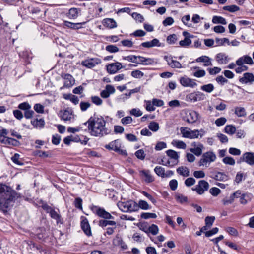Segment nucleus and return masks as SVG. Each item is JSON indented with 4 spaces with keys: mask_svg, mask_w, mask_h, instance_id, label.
Masks as SVG:
<instances>
[{
    "mask_svg": "<svg viewBox=\"0 0 254 254\" xmlns=\"http://www.w3.org/2000/svg\"><path fill=\"white\" fill-rule=\"evenodd\" d=\"M242 162H246L251 166L254 165V152H247L244 153L237 161V163H240Z\"/></svg>",
    "mask_w": 254,
    "mask_h": 254,
    "instance_id": "7",
    "label": "nucleus"
},
{
    "mask_svg": "<svg viewBox=\"0 0 254 254\" xmlns=\"http://www.w3.org/2000/svg\"><path fill=\"white\" fill-rule=\"evenodd\" d=\"M207 70L210 75H215L219 73L221 71V69L218 67H214L213 68H208Z\"/></svg>",
    "mask_w": 254,
    "mask_h": 254,
    "instance_id": "57",
    "label": "nucleus"
},
{
    "mask_svg": "<svg viewBox=\"0 0 254 254\" xmlns=\"http://www.w3.org/2000/svg\"><path fill=\"white\" fill-rule=\"evenodd\" d=\"M209 192L213 196H216L220 194L221 190L218 188L213 187L210 189Z\"/></svg>",
    "mask_w": 254,
    "mask_h": 254,
    "instance_id": "64",
    "label": "nucleus"
},
{
    "mask_svg": "<svg viewBox=\"0 0 254 254\" xmlns=\"http://www.w3.org/2000/svg\"><path fill=\"white\" fill-rule=\"evenodd\" d=\"M135 155L137 158L141 160H143L145 157L144 151L142 149H140L136 151Z\"/></svg>",
    "mask_w": 254,
    "mask_h": 254,
    "instance_id": "60",
    "label": "nucleus"
},
{
    "mask_svg": "<svg viewBox=\"0 0 254 254\" xmlns=\"http://www.w3.org/2000/svg\"><path fill=\"white\" fill-rule=\"evenodd\" d=\"M84 124H88L89 132L92 136L102 137L110 132L106 127V121L102 117H91Z\"/></svg>",
    "mask_w": 254,
    "mask_h": 254,
    "instance_id": "2",
    "label": "nucleus"
},
{
    "mask_svg": "<svg viewBox=\"0 0 254 254\" xmlns=\"http://www.w3.org/2000/svg\"><path fill=\"white\" fill-rule=\"evenodd\" d=\"M177 172L179 175L183 177H188L190 176V171L186 166H181L177 169Z\"/></svg>",
    "mask_w": 254,
    "mask_h": 254,
    "instance_id": "27",
    "label": "nucleus"
},
{
    "mask_svg": "<svg viewBox=\"0 0 254 254\" xmlns=\"http://www.w3.org/2000/svg\"><path fill=\"white\" fill-rule=\"evenodd\" d=\"M159 229L158 226L155 224H152L148 227V233H151L153 235H156L158 233Z\"/></svg>",
    "mask_w": 254,
    "mask_h": 254,
    "instance_id": "47",
    "label": "nucleus"
},
{
    "mask_svg": "<svg viewBox=\"0 0 254 254\" xmlns=\"http://www.w3.org/2000/svg\"><path fill=\"white\" fill-rule=\"evenodd\" d=\"M49 214L52 219L56 220L57 224L63 223V220L62 219L61 216L58 214L54 209H53Z\"/></svg>",
    "mask_w": 254,
    "mask_h": 254,
    "instance_id": "28",
    "label": "nucleus"
},
{
    "mask_svg": "<svg viewBox=\"0 0 254 254\" xmlns=\"http://www.w3.org/2000/svg\"><path fill=\"white\" fill-rule=\"evenodd\" d=\"M62 77L64 80V86L69 87L73 85L74 80L73 77L69 74H64L62 75Z\"/></svg>",
    "mask_w": 254,
    "mask_h": 254,
    "instance_id": "19",
    "label": "nucleus"
},
{
    "mask_svg": "<svg viewBox=\"0 0 254 254\" xmlns=\"http://www.w3.org/2000/svg\"><path fill=\"white\" fill-rule=\"evenodd\" d=\"M198 113L194 111L186 114V116L184 120L189 123L193 124L196 122L198 118Z\"/></svg>",
    "mask_w": 254,
    "mask_h": 254,
    "instance_id": "14",
    "label": "nucleus"
},
{
    "mask_svg": "<svg viewBox=\"0 0 254 254\" xmlns=\"http://www.w3.org/2000/svg\"><path fill=\"white\" fill-rule=\"evenodd\" d=\"M115 89L114 87L111 85H107L104 90L100 93V96L103 98H108L111 94L114 93Z\"/></svg>",
    "mask_w": 254,
    "mask_h": 254,
    "instance_id": "15",
    "label": "nucleus"
},
{
    "mask_svg": "<svg viewBox=\"0 0 254 254\" xmlns=\"http://www.w3.org/2000/svg\"><path fill=\"white\" fill-rule=\"evenodd\" d=\"M120 145V144L119 143V141L118 140H116L110 142L108 144L106 145L105 147L106 149L113 150L116 151V150H119L118 147Z\"/></svg>",
    "mask_w": 254,
    "mask_h": 254,
    "instance_id": "29",
    "label": "nucleus"
},
{
    "mask_svg": "<svg viewBox=\"0 0 254 254\" xmlns=\"http://www.w3.org/2000/svg\"><path fill=\"white\" fill-rule=\"evenodd\" d=\"M216 159V156L213 152L211 151L206 152L202 154L198 162V165L208 167L211 162L215 161Z\"/></svg>",
    "mask_w": 254,
    "mask_h": 254,
    "instance_id": "4",
    "label": "nucleus"
},
{
    "mask_svg": "<svg viewBox=\"0 0 254 254\" xmlns=\"http://www.w3.org/2000/svg\"><path fill=\"white\" fill-rule=\"evenodd\" d=\"M59 116L61 119L65 121H71L74 118L72 112L67 109L61 111L59 113Z\"/></svg>",
    "mask_w": 254,
    "mask_h": 254,
    "instance_id": "17",
    "label": "nucleus"
},
{
    "mask_svg": "<svg viewBox=\"0 0 254 254\" xmlns=\"http://www.w3.org/2000/svg\"><path fill=\"white\" fill-rule=\"evenodd\" d=\"M164 59L167 62L168 64L172 68H181L182 67L181 63L173 60L171 56H165Z\"/></svg>",
    "mask_w": 254,
    "mask_h": 254,
    "instance_id": "16",
    "label": "nucleus"
},
{
    "mask_svg": "<svg viewBox=\"0 0 254 254\" xmlns=\"http://www.w3.org/2000/svg\"><path fill=\"white\" fill-rule=\"evenodd\" d=\"M203 148V145L202 144H199L197 147L191 148L190 149V150L191 152L194 153L197 156H199L202 154Z\"/></svg>",
    "mask_w": 254,
    "mask_h": 254,
    "instance_id": "33",
    "label": "nucleus"
},
{
    "mask_svg": "<svg viewBox=\"0 0 254 254\" xmlns=\"http://www.w3.org/2000/svg\"><path fill=\"white\" fill-rule=\"evenodd\" d=\"M180 131L183 137L191 139L198 138L199 136L201 138L205 133V131L203 129L192 130L186 127H181Z\"/></svg>",
    "mask_w": 254,
    "mask_h": 254,
    "instance_id": "3",
    "label": "nucleus"
},
{
    "mask_svg": "<svg viewBox=\"0 0 254 254\" xmlns=\"http://www.w3.org/2000/svg\"><path fill=\"white\" fill-rule=\"evenodd\" d=\"M91 101L92 102L96 104V105L99 106L101 105L102 104V100L98 96H92L91 98Z\"/></svg>",
    "mask_w": 254,
    "mask_h": 254,
    "instance_id": "56",
    "label": "nucleus"
},
{
    "mask_svg": "<svg viewBox=\"0 0 254 254\" xmlns=\"http://www.w3.org/2000/svg\"><path fill=\"white\" fill-rule=\"evenodd\" d=\"M131 75L134 78H140L143 76L144 74L142 72L139 70H135L131 72Z\"/></svg>",
    "mask_w": 254,
    "mask_h": 254,
    "instance_id": "53",
    "label": "nucleus"
},
{
    "mask_svg": "<svg viewBox=\"0 0 254 254\" xmlns=\"http://www.w3.org/2000/svg\"><path fill=\"white\" fill-rule=\"evenodd\" d=\"M154 172L159 176L164 178L165 170L164 168L161 166H156L154 168Z\"/></svg>",
    "mask_w": 254,
    "mask_h": 254,
    "instance_id": "40",
    "label": "nucleus"
},
{
    "mask_svg": "<svg viewBox=\"0 0 254 254\" xmlns=\"http://www.w3.org/2000/svg\"><path fill=\"white\" fill-rule=\"evenodd\" d=\"M196 61L197 62H203L204 63L203 65L204 66H211L212 63L211 61V59L206 56H201L196 59Z\"/></svg>",
    "mask_w": 254,
    "mask_h": 254,
    "instance_id": "24",
    "label": "nucleus"
},
{
    "mask_svg": "<svg viewBox=\"0 0 254 254\" xmlns=\"http://www.w3.org/2000/svg\"><path fill=\"white\" fill-rule=\"evenodd\" d=\"M106 50L110 53H115L119 51V48L115 45H110L106 47Z\"/></svg>",
    "mask_w": 254,
    "mask_h": 254,
    "instance_id": "58",
    "label": "nucleus"
},
{
    "mask_svg": "<svg viewBox=\"0 0 254 254\" xmlns=\"http://www.w3.org/2000/svg\"><path fill=\"white\" fill-rule=\"evenodd\" d=\"M212 22L215 24L220 23L224 25L227 24L225 19L221 16H214L212 18Z\"/></svg>",
    "mask_w": 254,
    "mask_h": 254,
    "instance_id": "36",
    "label": "nucleus"
},
{
    "mask_svg": "<svg viewBox=\"0 0 254 254\" xmlns=\"http://www.w3.org/2000/svg\"><path fill=\"white\" fill-rule=\"evenodd\" d=\"M93 212L99 217L105 219H113L114 217L110 213L105 211V210L98 206H94L92 209Z\"/></svg>",
    "mask_w": 254,
    "mask_h": 254,
    "instance_id": "6",
    "label": "nucleus"
},
{
    "mask_svg": "<svg viewBox=\"0 0 254 254\" xmlns=\"http://www.w3.org/2000/svg\"><path fill=\"white\" fill-rule=\"evenodd\" d=\"M223 162L226 164L234 165L235 164V160L231 157H226L223 159Z\"/></svg>",
    "mask_w": 254,
    "mask_h": 254,
    "instance_id": "55",
    "label": "nucleus"
},
{
    "mask_svg": "<svg viewBox=\"0 0 254 254\" xmlns=\"http://www.w3.org/2000/svg\"><path fill=\"white\" fill-rule=\"evenodd\" d=\"M250 199L249 194L243 193L242 196L240 198V202L242 204H246Z\"/></svg>",
    "mask_w": 254,
    "mask_h": 254,
    "instance_id": "52",
    "label": "nucleus"
},
{
    "mask_svg": "<svg viewBox=\"0 0 254 254\" xmlns=\"http://www.w3.org/2000/svg\"><path fill=\"white\" fill-rule=\"evenodd\" d=\"M223 9L230 12H235L240 10L239 7L235 5H231L225 6L223 7Z\"/></svg>",
    "mask_w": 254,
    "mask_h": 254,
    "instance_id": "41",
    "label": "nucleus"
},
{
    "mask_svg": "<svg viewBox=\"0 0 254 254\" xmlns=\"http://www.w3.org/2000/svg\"><path fill=\"white\" fill-rule=\"evenodd\" d=\"M85 22L74 23L67 21H64V26L66 27L73 29H79L82 27L81 25L84 24Z\"/></svg>",
    "mask_w": 254,
    "mask_h": 254,
    "instance_id": "25",
    "label": "nucleus"
},
{
    "mask_svg": "<svg viewBox=\"0 0 254 254\" xmlns=\"http://www.w3.org/2000/svg\"><path fill=\"white\" fill-rule=\"evenodd\" d=\"M139 56L131 55L124 57V59L129 62H131L138 64Z\"/></svg>",
    "mask_w": 254,
    "mask_h": 254,
    "instance_id": "44",
    "label": "nucleus"
},
{
    "mask_svg": "<svg viewBox=\"0 0 254 254\" xmlns=\"http://www.w3.org/2000/svg\"><path fill=\"white\" fill-rule=\"evenodd\" d=\"M167 155L171 158L175 160L176 161L178 162V158L179 157L177 152L173 150H168L166 151Z\"/></svg>",
    "mask_w": 254,
    "mask_h": 254,
    "instance_id": "38",
    "label": "nucleus"
},
{
    "mask_svg": "<svg viewBox=\"0 0 254 254\" xmlns=\"http://www.w3.org/2000/svg\"><path fill=\"white\" fill-rule=\"evenodd\" d=\"M224 131L225 132H226L227 134H229L230 135H233L236 132V129L234 126L232 125H227L225 127Z\"/></svg>",
    "mask_w": 254,
    "mask_h": 254,
    "instance_id": "37",
    "label": "nucleus"
},
{
    "mask_svg": "<svg viewBox=\"0 0 254 254\" xmlns=\"http://www.w3.org/2000/svg\"><path fill=\"white\" fill-rule=\"evenodd\" d=\"M132 17L136 20L139 22H142L144 21V17L142 15L136 12H133L132 14Z\"/></svg>",
    "mask_w": 254,
    "mask_h": 254,
    "instance_id": "54",
    "label": "nucleus"
},
{
    "mask_svg": "<svg viewBox=\"0 0 254 254\" xmlns=\"http://www.w3.org/2000/svg\"><path fill=\"white\" fill-rule=\"evenodd\" d=\"M155 63L153 59L151 58H146L139 56L138 64L143 65H151Z\"/></svg>",
    "mask_w": 254,
    "mask_h": 254,
    "instance_id": "26",
    "label": "nucleus"
},
{
    "mask_svg": "<svg viewBox=\"0 0 254 254\" xmlns=\"http://www.w3.org/2000/svg\"><path fill=\"white\" fill-rule=\"evenodd\" d=\"M122 64L119 62L110 64L107 66V70L110 74H114L122 68Z\"/></svg>",
    "mask_w": 254,
    "mask_h": 254,
    "instance_id": "13",
    "label": "nucleus"
},
{
    "mask_svg": "<svg viewBox=\"0 0 254 254\" xmlns=\"http://www.w3.org/2000/svg\"><path fill=\"white\" fill-rule=\"evenodd\" d=\"M181 85L184 87H194L197 85L194 79H190L188 77H183L180 79Z\"/></svg>",
    "mask_w": 254,
    "mask_h": 254,
    "instance_id": "11",
    "label": "nucleus"
},
{
    "mask_svg": "<svg viewBox=\"0 0 254 254\" xmlns=\"http://www.w3.org/2000/svg\"><path fill=\"white\" fill-rule=\"evenodd\" d=\"M81 226L86 235L88 236L91 235V228L87 219H84L81 221Z\"/></svg>",
    "mask_w": 254,
    "mask_h": 254,
    "instance_id": "20",
    "label": "nucleus"
},
{
    "mask_svg": "<svg viewBox=\"0 0 254 254\" xmlns=\"http://www.w3.org/2000/svg\"><path fill=\"white\" fill-rule=\"evenodd\" d=\"M104 26L109 29H112L117 27V24L116 22L112 18L104 19L102 22Z\"/></svg>",
    "mask_w": 254,
    "mask_h": 254,
    "instance_id": "22",
    "label": "nucleus"
},
{
    "mask_svg": "<svg viewBox=\"0 0 254 254\" xmlns=\"http://www.w3.org/2000/svg\"><path fill=\"white\" fill-rule=\"evenodd\" d=\"M195 183V180L192 177H190L186 179L185 184L187 187H190Z\"/></svg>",
    "mask_w": 254,
    "mask_h": 254,
    "instance_id": "61",
    "label": "nucleus"
},
{
    "mask_svg": "<svg viewBox=\"0 0 254 254\" xmlns=\"http://www.w3.org/2000/svg\"><path fill=\"white\" fill-rule=\"evenodd\" d=\"M31 124L36 127L42 128L44 126L45 122L43 119H36L31 121Z\"/></svg>",
    "mask_w": 254,
    "mask_h": 254,
    "instance_id": "34",
    "label": "nucleus"
},
{
    "mask_svg": "<svg viewBox=\"0 0 254 254\" xmlns=\"http://www.w3.org/2000/svg\"><path fill=\"white\" fill-rule=\"evenodd\" d=\"M19 197L20 194L10 187L0 184V209L7 211V209L13 205L15 198Z\"/></svg>",
    "mask_w": 254,
    "mask_h": 254,
    "instance_id": "1",
    "label": "nucleus"
},
{
    "mask_svg": "<svg viewBox=\"0 0 254 254\" xmlns=\"http://www.w3.org/2000/svg\"><path fill=\"white\" fill-rule=\"evenodd\" d=\"M11 160L18 165H23L22 161L20 160V155L18 153H15L14 156L11 157Z\"/></svg>",
    "mask_w": 254,
    "mask_h": 254,
    "instance_id": "46",
    "label": "nucleus"
},
{
    "mask_svg": "<svg viewBox=\"0 0 254 254\" xmlns=\"http://www.w3.org/2000/svg\"><path fill=\"white\" fill-rule=\"evenodd\" d=\"M101 63V60L97 58H89L81 62V64L87 68H92Z\"/></svg>",
    "mask_w": 254,
    "mask_h": 254,
    "instance_id": "9",
    "label": "nucleus"
},
{
    "mask_svg": "<svg viewBox=\"0 0 254 254\" xmlns=\"http://www.w3.org/2000/svg\"><path fill=\"white\" fill-rule=\"evenodd\" d=\"M226 119L224 117H221L218 119H217L215 122V123L216 125L217 126H221L224 125L226 122Z\"/></svg>",
    "mask_w": 254,
    "mask_h": 254,
    "instance_id": "63",
    "label": "nucleus"
},
{
    "mask_svg": "<svg viewBox=\"0 0 254 254\" xmlns=\"http://www.w3.org/2000/svg\"><path fill=\"white\" fill-rule=\"evenodd\" d=\"M239 81L240 83L245 84H252L254 82V75L252 73L246 72L240 77Z\"/></svg>",
    "mask_w": 254,
    "mask_h": 254,
    "instance_id": "10",
    "label": "nucleus"
},
{
    "mask_svg": "<svg viewBox=\"0 0 254 254\" xmlns=\"http://www.w3.org/2000/svg\"><path fill=\"white\" fill-rule=\"evenodd\" d=\"M201 90L205 91L207 93H211L214 89V87L212 84H208L201 86L200 87Z\"/></svg>",
    "mask_w": 254,
    "mask_h": 254,
    "instance_id": "42",
    "label": "nucleus"
},
{
    "mask_svg": "<svg viewBox=\"0 0 254 254\" xmlns=\"http://www.w3.org/2000/svg\"><path fill=\"white\" fill-rule=\"evenodd\" d=\"M216 60L219 64H227L229 62V58L228 56L226 54L219 53L216 55Z\"/></svg>",
    "mask_w": 254,
    "mask_h": 254,
    "instance_id": "18",
    "label": "nucleus"
},
{
    "mask_svg": "<svg viewBox=\"0 0 254 254\" xmlns=\"http://www.w3.org/2000/svg\"><path fill=\"white\" fill-rule=\"evenodd\" d=\"M113 245L116 246L120 247L122 250H125L127 249V245L124 242L123 239L118 236H116L113 241Z\"/></svg>",
    "mask_w": 254,
    "mask_h": 254,
    "instance_id": "21",
    "label": "nucleus"
},
{
    "mask_svg": "<svg viewBox=\"0 0 254 254\" xmlns=\"http://www.w3.org/2000/svg\"><path fill=\"white\" fill-rule=\"evenodd\" d=\"M174 21L173 18L168 17L163 21V24L164 26H170L173 24Z\"/></svg>",
    "mask_w": 254,
    "mask_h": 254,
    "instance_id": "62",
    "label": "nucleus"
},
{
    "mask_svg": "<svg viewBox=\"0 0 254 254\" xmlns=\"http://www.w3.org/2000/svg\"><path fill=\"white\" fill-rule=\"evenodd\" d=\"M141 218L147 219L149 218H157V215L153 213L143 212L141 214Z\"/></svg>",
    "mask_w": 254,
    "mask_h": 254,
    "instance_id": "45",
    "label": "nucleus"
},
{
    "mask_svg": "<svg viewBox=\"0 0 254 254\" xmlns=\"http://www.w3.org/2000/svg\"><path fill=\"white\" fill-rule=\"evenodd\" d=\"M206 74V72L203 69H198L195 72H194L193 74V76L197 77H204Z\"/></svg>",
    "mask_w": 254,
    "mask_h": 254,
    "instance_id": "59",
    "label": "nucleus"
},
{
    "mask_svg": "<svg viewBox=\"0 0 254 254\" xmlns=\"http://www.w3.org/2000/svg\"><path fill=\"white\" fill-rule=\"evenodd\" d=\"M141 174L144 177V180L147 183H150L154 181L153 176L150 174L149 170H142L140 172Z\"/></svg>",
    "mask_w": 254,
    "mask_h": 254,
    "instance_id": "30",
    "label": "nucleus"
},
{
    "mask_svg": "<svg viewBox=\"0 0 254 254\" xmlns=\"http://www.w3.org/2000/svg\"><path fill=\"white\" fill-rule=\"evenodd\" d=\"M191 43V40L188 37H185L183 40L179 42V44L181 47H187L190 45Z\"/></svg>",
    "mask_w": 254,
    "mask_h": 254,
    "instance_id": "49",
    "label": "nucleus"
},
{
    "mask_svg": "<svg viewBox=\"0 0 254 254\" xmlns=\"http://www.w3.org/2000/svg\"><path fill=\"white\" fill-rule=\"evenodd\" d=\"M172 144L179 149H185L187 146L184 142L180 140H173Z\"/></svg>",
    "mask_w": 254,
    "mask_h": 254,
    "instance_id": "39",
    "label": "nucleus"
},
{
    "mask_svg": "<svg viewBox=\"0 0 254 254\" xmlns=\"http://www.w3.org/2000/svg\"><path fill=\"white\" fill-rule=\"evenodd\" d=\"M80 12L81 10L79 8H71L69 10L66 15L69 19H75L78 17Z\"/></svg>",
    "mask_w": 254,
    "mask_h": 254,
    "instance_id": "23",
    "label": "nucleus"
},
{
    "mask_svg": "<svg viewBox=\"0 0 254 254\" xmlns=\"http://www.w3.org/2000/svg\"><path fill=\"white\" fill-rule=\"evenodd\" d=\"M148 128L152 131L156 132L159 128V124L155 122L152 121L149 124Z\"/></svg>",
    "mask_w": 254,
    "mask_h": 254,
    "instance_id": "48",
    "label": "nucleus"
},
{
    "mask_svg": "<svg viewBox=\"0 0 254 254\" xmlns=\"http://www.w3.org/2000/svg\"><path fill=\"white\" fill-rule=\"evenodd\" d=\"M117 205L119 208L124 212L137 211V203L133 201L119 202Z\"/></svg>",
    "mask_w": 254,
    "mask_h": 254,
    "instance_id": "5",
    "label": "nucleus"
},
{
    "mask_svg": "<svg viewBox=\"0 0 254 254\" xmlns=\"http://www.w3.org/2000/svg\"><path fill=\"white\" fill-rule=\"evenodd\" d=\"M244 64L252 65L254 64L252 58L248 55H244L239 58L236 61L237 65H242Z\"/></svg>",
    "mask_w": 254,
    "mask_h": 254,
    "instance_id": "12",
    "label": "nucleus"
},
{
    "mask_svg": "<svg viewBox=\"0 0 254 254\" xmlns=\"http://www.w3.org/2000/svg\"><path fill=\"white\" fill-rule=\"evenodd\" d=\"M137 210H138L139 208H141L143 210H148L150 209V207L149 206L148 203L142 200H140L138 201V203H137Z\"/></svg>",
    "mask_w": 254,
    "mask_h": 254,
    "instance_id": "35",
    "label": "nucleus"
},
{
    "mask_svg": "<svg viewBox=\"0 0 254 254\" xmlns=\"http://www.w3.org/2000/svg\"><path fill=\"white\" fill-rule=\"evenodd\" d=\"M213 178L217 181H225L228 180V176L224 173L218 172L213 177Z\"/></svg>",
    "mask_w": 254,
    "mask_h": 254,
    "instance_id": "31",
    "label": "nucleus"
},
{
    "mask_svg": "<svg viewBox=\"0 0 254 254\" xmlns=\"http://www.w3.org/2000/svg\"><path fill=\"white\" fill-rule=\"evenodd\" d=\"M235 114L239 117H244L247 113L244 107H236L235 108Z\"/></svg>",
    "mask_w": 254,
    "mask_h": 254,
    "instance_id": "32",
    "label": "nucleus"
},
{
    "mask_svg": "<svg viewBox=\"0 0 254 254\" xmlns=\"http://www.w3.org/2000/svg\"><path fill=\"white\" fill-rule=\"evenodd\" d=\"M167 42L170 44H173L177 40V35L175 34L170 35L167 37Z\"/></svg>",
    "mask_w": 254,
    "mask_h": 254,
    "instance_id": "50",
    "label": "nucleus"
},
{
    "mask_svg": "<svg viewBox=\"0 0 254 254\" xmlns=\"http://www.w3.org/2000/svg\"><path fill=\"white\" fill-rule=\"evenodd\" d=\"M175 198L178 202L181 203L187 202L188 201L187 197L180 193L176 194L175 195Z\"/></svg>",
    "mask_w": 254,
    "mask_h": 254,
    "instance_id": "43",
    "label": "nucleus"
},
{
    "mask_svg": "<svg viewBox=\"0 0 254 254\" xmlns=\"http://www.w3.org/2000/svg\"><path fill=\"white\" fill-rule=\"evenodd\" d=\"M209 185L208 183L205 180H200L198 182V185H196L192 190L200 195L204 193L209 189Z\"/></svg>",
    "mask_w": 254,
    "mask_h": 254,
    "instance_id": "8",
    "label": "nucleus"
},
{
    "mask_svg": "<svg viewBox=\"0 0 254 254\" xmlns=\"http://www.w3.org/2000/svg\"><path fill=\"white\" fill-rule=\"evenodd\" d=\"M215 219L214 216H207L205 219V225L208 226V227H210L214 222Z\"/></svg>",
    "mask_w": 254,
    "mask_h": 254,
    "instance_id": "51",
    "label": "nucleus"
}]
</instances>
